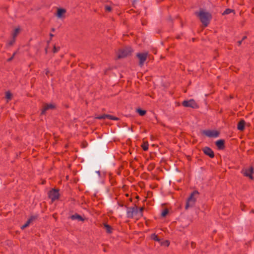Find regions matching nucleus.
Listing matches in <instances>:
<instances>
[{"label":"nucleus","instance_id":"412c9836","mask_svg":"<svg viewBox=\"0 0 254 254\" xmlns=\"http://www.w3.org/2000/svg\"><path fill=\"white\" fill-rule=\"evenodd\" d=\"M137 112L139 114L140 116H143L146 114V111L142 110L140 109L137 110Z\"/></svg>","mask_w":254,"mask_h":254},{"label":"nucleus","instance_id":"5701e85b","mask_svg":"<svg viewBox=\"0 0 254 254\" xmlns=\"http://www.w3.org/2000/svg\"><path fill=\"white\" fill-rule=\"evenodd\" d=\"M15 39H14V38H12V39H11L10 41H9L7 43V45L8 46H12L14 43H15Z\"/></svg>","mask_w":254,"mask_h":254},{"label":"nucleus","instance_id":"7ed1b4c3","mask_svg":"<svg viewBox=\"0 0 254 254\" xmlns=\"http://www.w3.org/2000/svg\"><path fill=\"white\" fill-rule=\"evenodd\" d=\"M132 51V50L130 48H127L125 49H121L118 52V58L120 59L126 57L128 55H130Z\"/></svg>","mask_w":254,"mask_h":254},{"label":"nucleus","instance_id":"423d86ee","mask_svg":"<svg viewBox=\"0 0 254 254\" xmlns=\"http://www.w3.org/2000/svg\"><path fill=\"white\" fill-rule=\"evenodd\" d=\"M59 196L60 194L58 190L53 189L49 192V197L52 200V202L58 199Z\"/></svg>","mask_w":254,"mask_h":254},{"label":"nucleus","instance_id":"6e6552de","mask_svg":"<svg viewBox=\"0 0 254 254\" xmlns=\"http://www.w3.org/2000/svg\"><path fill=\"white\" fill-rule=\"evenodd\" d=\"M254 172V169L252 167L244 169L242 170V173L245 176L249 177L250 179H253V174Z\"/></svg>","mask_w":254,"mask_h":254},{"label":"nucleus","instance_id":"7c9ffc66","mask_svg":"<svg viewBox=\"0 0 254 254\" xmlns=\"http://www.w3.org/2000/svg\"><path fill=\"white\" fill-rule=\"evenodd\" d=\"M164 245H166V246H168L169 245V242L168 241H166L164 242Z\"/></svg>","mask_w":254,"mask_h":254},{"label":"nucleus","instance_id":"20e7f679","mask_svg":"<svg viewBox=\"0 0 254 254\" xmlns=\"http://www.w3.org/2000/svg\"><path fill=\"white\" fill-rule=\"evenodd\" d=\"M66 10L64 8H58L55 16L59 19L63 20L66 17Z\"/></svg>","mask_w":254,"mask_h":254},{"label":"nucleus","instance_id":"2eb2a0df","mask_svg":"<svg viewBox=\"0 0 254 254\" xmlns=\"http://www.w3.org/2000/svg\"><path fill=\"white\" fill-rule=\"evenodd\" d=\"M20 31V29L19 27H17V28H15L11 34L12 38L16 39V38L17 36V35L19 34Z\"/></svg>","mask_w":254,"mask_h":254},{"label":"nucleus","instance_id":"f8f14e48","mask_svg":"<svg viewBox=\"0 0 254 254\" xmlns=\"http://www.w3.org/2000/svg\"><path fill=\"white\" fill-rule=\"evenodd\" d=\"M216 145L219 149H223L224 148V141L223 140H218L216 142Z\"/></svg>","mask_w":254,"mask_h":254},{"label":"nucleus","instance_id":"2f4dec72","mask_svg":"<svg viewBox=\"0 0 254 254\" xmlns=\"http://www.w3.org/2000/svg\"><path fill=\"white\" fill-rule=\"evenodd\" d=\"M15 54V53H14V54H13V56H12V57H11L10 58L8 59L7 60V61L9 62V61H11V60H12V59L13 58V57H14V56Z\"/></svg>","mask_w":254,"mask_h":254},{"label":"nucleus","instance_id":"39448f33","mask_svg":"<svg viewBox=\"0 0 254 254\" xmlns=\"http://www.w3.org/2000/svg\"><path fill=\"white\" fill-rule=\"evenodd\" d=\"M182 105L186 107H191L194 109L198 107L195 101L193 99H190L188 101H184L182 103Z\"/></svg>","mask_w":254,"mask_h":254},{"label":"nucleus","instance_id":"c85d7f7f","mask_svg":"<svg viewBox=\"0 0 254 254\" xmlns=\"http://www.w3.org/2000/svg\"><path fill=\"white\" fill-rule=\"evenodd\" d=\"M106 115H102V116H100L97 117V118L98 119H105V118H107L106 117Z\"/></svg>","mask_w":254,"mask_h":254},{"label":"nucleus","instance_id":"aec40b11","mask_svg":"<svg viewBox=\"0 0 254 254\" xmlns=\"http://www.w3.org/2000/svg\"><path fill=\"white\" fill-rule=\"evenodd\" d=\"M12 94L9 91H7L5 93V98L7 100V101L8 100H10L11 99Z\"/></svg>","mask_w":254,"mask_h":254},{"label":"nucleus","instance_id":"9d476101","mask_svg":"<svg viewBox=\"0 0 254 254\" xmlns=\"http://www.w3.org/2000/svg\"><path fill=\"white\" fill-rule=\"evenodd\" d=\"M55 108V105L52 103L44 105L41 112L42 114H45L47 111L52 110Z\"/></svg>","mask_w":254,"mask_h":254},{"label":"nucleus","instance_id":"dca6fc26","mask_svg":"<svg viewBox=\"0 0 254 254\" xmlns=\"http://www.w3.org/2000/svg\"><path fill=\"white\" fill-rule=\"evenodd\" d=\"M71 219L72 220H78V221H83L84 219L80 215L78 214H74L71 216Z\"/></svg>","mask_w":254,"mask_h":254},{"label":"nucleus","instance_id":"1a4fd4ad","mask_svg":"<svg viewBox=\"0 0 254 254\" xmlns=\"http://www.w3.org/2000/svg\"><path fill=\"white\" fill-rule=\"evenodd\" d=\"M148 53H138L137 57L139 60V64L142 66L147 59Z\"/></svg>","mask_w":254,"mask_h":254},{"label":"nucleus","instance_id":"ddd939ff","mask_svg":"<svg viewBox=\"0 0 254 254\" xmlns=\"http://www.w3.org/2000/svg\"><path fill=\"white\" fill-rule=\"evenodd\" d=\"M245 122L244 120H241L237 126L238 129L240 130H243L245 128Z\"/></svg>","mask_w":254,"mask_h":254},{"label":"nucleus","instance_id":"4468645a","mask_svg":"<svg viewBox=\"0 0 254 254\" xmlns=\"http://www.w3.org/2000/svg\"><path fill=\"white\" fill-rule=\"evenodd\" d=\"M35 219V217H34V216H32L26 222V223L25 224H24L23 225H22L21 226V229H24V228H26L27 227H28L29 224H30V223Z\"/></svg>","mask_w":254,"mask_h":254},{"label":"nucleus","instance_id":"0eeeda50","mask_svg":"<svg viewBox=\"0 0 254 254\" xmlns=\"http://www.w3.org/2000/svg\"><path fill=\"white\" fill-rule=\"evenodd\" d=\"M202 133L209 137H217L219 135L218 131L213 130H204Z\"/></svg>","mask_w":254,"mask_h":254},{"label":"nucleus","instance_id":"f3484780","mask_svg":"<svg viewBox=\"0 0 254 254\" xmlns=\"http://www.w3.org/2000/svg\"><path fill=\"white\" fill-rule=\"evenodd\" d=\"M105 228L106 229V231L108 233H111L112 232V227L107 224H104V225Z\"/></svg>","mask_w":254,"mask_h":254},{"label":"nucleus","instance_id":"6ab92c4d","mask_svg":"<svg viewBox=\"0 0 254 254\" xmlns=\"http://www.w3.org/2000/svg\"><path fill=\"white\" fill-rule=\"evenodd\" d=\"M148 143L147 142H143V143L141 145V147L143 150L147 151L148 149Z\"/></svg>","mask_w":254,"mask_h":254},{"label":"nucleus","instance_id":"f257e3e1","mask_svg":"<svg viewBox=\"0 0 254 254\" xmlns=\"http://www.w3.org/2000/svg\"><path fill=\"white\" fill-rule=\"evenodd\" d=\"M195 15L199 18L204 27L208 25L212 19L211 13L204 9H200L199 11L196 12Z\"/></svg>","mask_w":254,"mask_h":254},{"label":"nucleus","instance_id":"9b49d317","mask_svg":"<svg viewBox=\"0 0 254 254\" xmlns=\"http://www.w3.org/2000/svg\"><path fill=\"white\" fill-rule=\"evenodd\" d=\"M203 151L205 154L208 155L210 158H213L214 157V154L212 150L208 147H205L203 148Z\"/></svg>","mask_w":254,"mask_h":254},{"label":"nucleus","instance_id":"cd10ccee","mask_svg":"<svg viewBox=\"0 0 254 254\" xmlns=\"http://www.w3.org/2000/svg\"><path fill=\"white\" fill-rule=\"evenodd\" d=\"M152 239L155 240V241H159V239H158V237L155 235H154L152 237Z\"/></svg>","mask_w":254,"mask_h":254},{"label":"nucleus","instance_id":"f03ea898","mask_svg":"<svg viewBox=\"0 0 254 254\" xmlns=\"http://www.w3.org/2000/svg\"><path fill=\"white\" fill-rule=\"evenodd\" d=\"M198 192L196 190L193 191L190 197L188 198L185 208L186 209H188L189 207H191L193 206L195 203L196 201V199L198 197Z\"/></svg>","mask_w":254,"mask_h":254},{"label":"nucleus","instance_id":"a878e982","mask_svg":"<svg viewBox=\"0 0 254 254\" xmlns=\"http://www.w3.org/2000/svg\"><path fill=\"white\" fill-rule=\"evenodd\" d=\"M168 213V210L167 209L164 210L161 213V215L163 217H165Z\"/></svg>","mask_w":254,"mask_h":254},{"label":"nucleus","instance_id":"4be33fe9","mask_svg":"<svg viewBox=\"0 0 254 254\" xmlns=\"http://www.w3.org/2000/svg\"><path fill=\"white\" fill-rule=\"evenodd\" d=\"M106 117L107 118V119H109L110 120H115V121H116V120H118V118L116 117H114V116H113L112 115H106Z\"/></svg>","mask_w":254,"mask_h":254},{"label":"nucleus","instance_id":"b1692460","mask_svg":"<svg viewBox=\"0 0 254 254\" xmlns=\"http://www.w3.org/2000/svg\"><path fill=\"white\" fill-rule=\"evenodd\" d=\"M233 10L230 8L226 9L222 13L223 15L228 14L232 12Z\"/></svg>","mask_w":254,"mask_h":254},{"label":"nucleus","instance_id":"bb28decb","mask_svg":"<svg viewBox=\"0 0 254 254\" xmlns=\"http://www.w3.org/2000/svg\"><path fill=\"white\" fill-rule=\"evenodd\" d=\"M60 50V47H56V46H54V48H53V52L54 53H57Z\"/></svg>","mask_w":254,"mask_h":254},{"label":"nucleus","instance_id":"473e14b6","mask_svg":"<svg viewBox=\"0 0 254 254\" xmlns=\"http://www.w3.org/2000/svg\"><path fill=\"white\" fill-rule=\"evenodd\" d=\"M241 44V41H240V42H239V45H240Z\"/></svg>","mask_w":254,"mask_h":254},{"label":"nucleus","instance_id":"393cba45","mask_svg":"<svg viewBox=\"0 0 254 254\" xmlns=\"http://www.w3.org/2000/svg\"><path fill=\"white\" fill-rule=\"evenodd\" d=\"M143 210V207H140L139 210L135 209V213H139L140 216H142V212Z\"/></svg>","mask_w":254,"mask_h":254},{"label":"nucleus","instance_id":"c756f323","mask_svg":"<svg viewBox=\"0 0 254 254\" xmlns=\"http://www.w3.org/2000/svg\"><path fill=\"white\" fill-rule=\"evenodd\" d=\"M105 9L107 11H110L111 10V7L110 6L107 5L105 6Z\"/></svg>","mask_w":254,"mask_h":254},{"label":"nucleus","instance_id":"a211bd4d","mask_svg":"<svg viewBox=\"0 0 254 254\" xmlns=\"http://www.w3.org/2000/svg\"><path fill=\"white\" fill-rule=\"evenodd\" d=\"M136 213L134 208H132L131 211H127V215L128 217H132L133 213Z\"/></svg>","mask_w":254,"mask_h":254}]
</instances>
